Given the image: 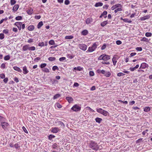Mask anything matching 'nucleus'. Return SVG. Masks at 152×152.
<instances>
[{
	"label": "nucleus",
	"instance_id": "33",
	"mask_svg": "<svg viewBox=\"0 0 152 152\" xmlns=\"http://www.w3.org/2000/svg\"><path fill=\"white\" fill-rule=\"evenodd\" d=\"M123 21L124 22L128 23H130L132 22L131 20H129L128 18H124L123 19Z\"/></svg>",
	"mask_w": 152,
	"mask_h": 152
},
{
	"label": "nucleus",
	"instance_id": "53",
	"mask_svg": "<svg viewBox=\"0 0 152 152\" xmlns=\"http://www.w3.org/2000/svg\"><path fill=\"white\" fill-rule=\"evenodd\" d=\"M4 38V35L3 33L0 34V39H2Z\"/></svg>",
	"mask_w": 152,
	"mask_h": 152
},
{
	"label": "nucleus",
	"instance_id": "64",
	"mask_svg": "<svg viewBox=\"0 0 152 152\" xmlns=\"http://www.w3.org/2000/svg\"><path fill=\"white\" fill-rule=\"evenodd\" d=\"M56 106L58 108H61L62 107V106L59 103H57L56 104Z\"/></svg>",
	"mask_w": 152,
	"mask_h": 152
},
{
	"label": "nucleus",
	"instance_id": "4",
	"mask_svg": "<svg viewBox=\"0 0 152 152\" xmlns=\"http://www.w3.org/2000/svg\"><path fill=\"white\" fill-rule=\"evenodd\" d=\"M78 46L80 49L84 51L86 50L87 48V45L84 44H79Z\"/></svg>",
	"mask_w": 152,
	"mask_h": 152
},
{
	"label": "nucleus",
	"instance_id": "54",
	"mask_svg": "<svg viewBox=\"0 0 152 152\" xmlns=\"http://www.w3.org/2000/svg\"><path fill=\"white\" fill-rule=\"evenodd\" d=\"M125 75V74L122 72H119L118 73L117 76L118 77H120Z\"/></svg>",
	"mask_w": 152,
	"mask_h": 152
},
{
	"label": "nucleus",
	"instance_id": "34",
	"mask_svg": "<svg viewBox=\"0 0 152 152\" xmlns=\"http://www.w3.org/2000/svg\"><path fill=\"white\" fill-rule=\"evenodd\" d=\"M74 38L73 36L72 35L67 36L65 37L66 39H72Z\"/></svg>",
	"mask_w": 152,
	"mask_h": 152
},
{
	"label": "nucleus",
	"instance_id": "56",
	"mask_svg": "<svg viewBox=\"0 0 152 152\" xmlns=\"http://www.w3.org/2000/svg\"><path fill=\"white\" fill-rule=\"evenodd\" d=\"M89 75L91 76H92L94 75V74L93 71H90L89 72Z\"/></svg>",
	"mask_w": 152,
	"mask_h": 152
},
{
	"label": "nucleus",
	"instance_id": "30",
	"mask_svg": "<svg viewBox=\"0 0 152 152\" xmlns=\"http://www.w3.org/2000/svg\"><path fill=\"white\" fill-rule=\"evenodd\" d=\"M104 110H103L101 108L96 109V111L98 113L101 114L102 113V112Z\"/></svg>",
	"mask_w": 152,
	"mask_h": 152
},
{
	"label": "nucleus",
	"instance_id": "31",
	"mask_svg": "<svg viewBox=\"0 0 152 152\" xmlns=\"http://www.w3.org/2000/svg\"><path fill=\"white\" fill-rule=\"evenodd\" d=\"M55 136L51 134H50L48 137V139L49 140H52V139L54 137H55Z\"/></svg>",
	"mask_w": 152,
	"mask_h": 152
},
{
	"label": "nucleus",
	"instance_id": "39",
	"mask_svg": "<svg viewBox=\"0 0 152 152\" xmlns=\"http://www.w3.org/2000/svg\"><path fill=\"white\" fill-rule=\"evenodd\" d=\"M145 36L146 37H150L152 36V33L150 32H147L145 34Z\"/></svg>",
	"mask_w": 152,
	"mask_h": 152
},
{
	"label": "nucleus",
	"instance_id": "28",
	"mask_svg": "<svg viewBox=\"0 0 152 152\" xmlns=\"http://www.w3.org/2000/svg\"><path fill=\"white\" fill-rule=\"evenodd\" d=\"M97 72L99 74H104L105 70H101L100 69H98L97 70Z\"/></svg>",
	"mask_w": 152,
	"mask_h": 152
},
{
	"label": "nucleus",
	"instance_id": "10",
	"mask_svg": "<svg viewBox=\"0 0 152 152\" xmlns=\"http://www.w3.org/2000/svg\"><path fill=\"white\" fill-rule=\"evenodd\" d=\"M150 17L149 15H147L143 17H141L140 18V20L142 21L145 20L146 19H149Z\"/></svg>",
	"mask_w": 152,
	"mask_h": 152
},
{
	"label": "nucleus",
	"instance_id": "61",
	"mask_svg": "<svg viewBox=\"0 0 152 152\" xmlns=\"http://www.w3.org/2000/svg\"><path fill=\"white\" fill-rule=\"evenodd\" d=\"M59 124L60 125H61V126H62L63 128L65 127V125L63 122L60 121L59 122Z\"/></svg>",
	"mask_w": 152,
	"mask_h": 152
},
{
	"label": "nucleus",
	"instance_id": "46",
	"mask_svg": "<svg viewBox=\"0 0 152 152\" xmlns=\"http://www.w3.org/2000/svg\"><path fill=\"white\" fill-rule=\"evenodd\" d=\"M47 65V64L45 63L41 64L40 65V67L41 68H43L45 67Z\"/></svg>",
	"mask_w": 152,
	"mask_h": 152
},
{
	"label": "nucleus",
	"instance_id": "50",
	"mask_svg": "<svg viewBox=\"0 0 152 152\" xmlns=\"http://www.w3.org/2000/svg\"><path fill=\"white\" fill-rule=\"evenodd\" d=\"M66 59L65 57H62L59 58V61H63Z\"/></svg>",
	"mask_w": 152,
	"mask_h": 152
},
{
	"label": "nucleus",
	"instance_id": "59",
	"mask_svg": "<svg viewBox=\"0 0 152 152\" xmlns=\"http://www.w3.org/2000/svg\"><path fill=\"white\" fill-rule=\"evenodd\" d=\"M58 145L56 143H54L53 144V148L54 149H56L57 148Z\"/></svg>",
	"mask_w": 152,
	"mask_h": 152
},
{
	"label": "nucleus",
	"instance_id": "15",
	"mask_svg": "<svg viewBox=\"0 0 152 152\" xmlns=\"http://www.w3.org/2000/svg\"><path fill=\"white\" fill-rule=\"evenodd\" d=\"M29 46V45H26L24 46L22 48L23 50L24 51H26L27 50H28Z\"/></svg>",
	"mask_w": 152,
	"mask_h": 152
},
{
	"label": "nucleus",
	"instance_id": "37",
	"mask_svg": "<svg viewBox=\"0 0 152 152\" xmlns=\"http://www.w3.org/2000/svg\"><path fill=\"white\" fill-rule=\"evenodd\" d=\"M33 9L31 8L30 9L27 10V13L29 15H31L33 13Z\"/></svg>",
	"mask_w": 152,
	"mask_h": 152
},
{
	"label": "nucleus",
	"instance_id": "14",
	"mask_svg": "<svg viewBox=\"0 0 152 152\" xmlns=\"http://www.w3.org/2000/svg\"><path fill=\"white\" fill-rule=\"evenodd\" d=\"M13 68L15 70L19 72H22V70L20 69V68L18 66H14L13 67Z\"/></svg>",
	"mask_w": 152,
	"mask_h": 152
},
{
	"label": "nucleus",
	"instance_id": "20",
	"mask_svg": "<svg viewBox=\"0 0 152 152\" xmlns=\"http://www.w3.org/2000/svg\"><path fill=\"white\" fill-rule=\"evenodd\" d=\"M22 23L21 22H17L15 23L14 25L16 26L17 27H18V26L21 27Z\"/></svg>",
	"mask_w": 152,
	"mask_h": 152
},
{
	"label": "nucleus",
	"instance_id": "7",
	"mask_svg": "<svg viewBox=\"0 0 152 152\" xmlns=\"http://www.w3.org/2000/svg\"><path fill=\"white\" fill-rule=\"evenodd\" d=\"M60 129L58 127H54L52 128L51 132L53 133H57L60 131Z\"/></svg>",
	"mask_w": 152,
	"mask_h": 152
},
{
	"label": "nucleus",
	"instance_id": "41",
	"mask_svg": "<svg viewBox=\"0 0 152 152\" xmlns=\"http://www.w3.org/2000/svg\"><path fill=\"white\" fill-rule=\"evenodd\" d=\"M52 69L53 71H55L56 70H58L59 68L57 66H54L53 67Z\"/></svg>",
	"mask_w": 152,
	"mask_h": 152
},
{
	"label": "nucleus",
	"instance_id": "32",
	"mask_svg": "<svg viewBox=\"0 0 152 152\" xmlns=\"http://www.w3.org/2000/svg\"><path fill=\"white\" fill-rule=\"evenodd\" d=\"M10 56L9 55H7L4 56V59L5 61L8 60L10 59Z\"/></svg>",
	"mask_w": 152,
	"mask_h": 152
},
{
	"label": "nucleus",
	"instance_id": "42",
	"mask_svg": "<svg viewBox=\"0 0 152 152\" xmlns=\"http://www.w3.org/2000/svg\"><path fill=\"white\" fill-rule=\"evenodd\" d=\"M42 70L43 72L47 73L49 72V70L46 68H45L42 69Z\"/></svg>",
	"mask_w": 152,
	"mask_h": 152
},
{
	"label": "nucleus",
	"instance_id": "1",
	"mask_svg": "<svg viewBox=\"0 0 152 152\" xmlns=\"http://www.w3.org/2000/svg\"><path fill=\"white\" fill-rule=\"evenodd\" d=\"M89 147L92 149L96 151H97L99 149L98 144L95 141L93 140L90 141Z\"/></svg>",
	"mask_w": 152,
	"mask_h": 152
},
{
	"label": "nucleus",
	"instance_id": "3",
	"mask_svg": "<svg viewBox=\"0 0 152 152\" xmlns=\"http://www.w3.org/2000/svg\"><path fill=\"white\" fill-rule=\"evenodd\" d=\"M97 48V45L96 43H94L91 47H90L86 51L87 52H92L94 51Z\"/></svg>",
	"mask_w": 152,
	"mask_h": 152
},
{
	"label": "nucleus",
	"instance_id": "13",
	"mask_svg": "<svg viewBox=\"0 0 152 152\" xmlns=\"http://www.w3.org/2000/svg\"><path fill=\"white\" fill-rule=\"evenodd\" d=\"M103 75H104L105 76L107 77H109L110 76L111 74V73L109 71L106 72L105 71L104 74H103Z\"/></svg>",
	"mask_w": 152,
	"mask_h": 152
},
{
	"label": "nucleus",
	"instance_id": "62",
	"mask_svg": "<svg viewBox=\"0 0 152 152\" xmlns=\"http://www.w3.org/2000/svg\"><path fill=\"white\" fill-rule=\"evenodd\" d=\"M0 77L1 79L4 78L5 77V75L4 74H0Z\"/></svg>",
	"mask_w": 152,
	"mask_h": 152
},
{
	"label": "nucleus",
	"instance_id": "63",
	"mask_svg": "<svg viewBox=\"0 0 152 152\" xmlns=\"http://www.w3.org/2000/svg\"><path fill=\"white\" fill-rule=\"evenodd\" d=\"M79 84L77 83H74L73 85V87L74 88L75 87H78L79 86Z\"/></svg>",
	"mask_w": 152,
	"mask_h": 152
},
{
	"label": "nucleus",
	"instance_id": "27",
	"mask_svg": "<svg viewBox=\"0 0 152 152\" xmlns=\"http://www.w3.org/2000/svg\"><path fill=\"white\" fill-rule=\"evenodd\" d=\"M61 96V94H57L55 95L53 97V99H58Z\"/></svg>",
	"mask_w": 152,
	"mask_h": 152
},
{
	"label": "nucleus",
	"instance_id": "40",
	"mask_svg": "<svg viewBox=\"0 0 152 152\" xmlns=\"http://www.w3.org/2000/svg\"><path fill=\"white\" fill-rule=\"evenodd\" d=\"M16 20H21L22 19V16H18L16 17L15 18Z\"/></svg>",
	"mask_w": 152,
	"mask_h": 152
},
{
	"label": "nucleus",
	"instance_id": "49",
	"mask_svg": "<svg viewBox=\"0 0 152 152\" xmlns=\"http://www.w3.org/2000/svg\"><path fill=\"white\" fill-rule=\"evenodd\" d=\"M122 9H121V8H118L116 9L114 11V12L115 13H116L118 11H122Z\"/></svg>",
	"mask_w": 152,
	"mask_h": 152
},
{
	"label": "nucleus",
	"instance_id": "60",
	"mask_svg": "<svg viewBox=\"0 0 152 152\" xmlns=\"http://www.w3.org/2000/svg\"><path fill=\"white\" fill-rule=\"evenodd\" d=\"M101 63L103 64H110L109 62L107 61H102Z\"/></svg>",
	"mask_w": 152,
	"mask_h": 152
},
{
	"label": "nucleus",
	"instance_id": "38",
	"mask_svg": "<svg viewBox=\"0 0 152 152\" xmlns=\"http://www.w3.org/2000/svg\"><path fill=\"white\" fill-rule=\"evenodd\" d=\"M28 50L30 51H34L35 50V48L34 46L29 47Z\"/></svg>",
	"mask_w": 152,
	"mask_h": 152
},
{
	"label": "nucleus",
	"instance_id": "12",
	"mask_svg": "<svg viewBox=\"0 0 152 152\" xmlns=\"http://www.w3.org/2000/svg\"><path fill=\"white\" fill-rule=\"evenodd\" d=\"M23 73L24 74H26L29 72L27 69L26 66H24L23 67Z\"/></svg>",
	"mask_w": 152,
	"mask_h": 152
},
{
	"label": "nucleus",
	"instance_id": "19",
	"mask_svg": "<svg viewBox=\"0 0 152 152\" xmlns=\"http://www.w3.org/2000/svg\"><path fill=\"white\" fill-rule=\"evenodd\" d=\"M95 121L96 122L100 124L102 121V118L97 117L95 118Z\"/></svg>",
	"mask_w": 152,
	"mask_h": 152
},
{
	"label": "nucleus",
	"instance_id": "11",
	"mask_svg": "<svg viewBox=\"0 0 152 152\" xmlns=\"http://www.w3.org/2000/svg\"><path fill=\"white\" fill-rule=\"evenodd\" d=\"M66 99L69 103H72L73 101V99L71 97H66Z\"/></svg>",
	"mask_w": 152,
	"mask_h": 152
},
{
	"label": "nucleus",
	"instance_id": "24",
	"mask_svg": "<svg viewBox=\"0 0 152 152\" xmlns=\"http://www.w3.org/2000/svg\"><path fill=\"white\" fill-rule=\"evenodd\" d=\"M150 40V39H148L147 38L145 37H144L142 39H141L140 40L141 41L145 42H149V41Z\"/></svg>",
	"mask_w": 152,
	"mask_h": 152
},
{
	"label": "nucleus",
	"instance_id": "57",
	"mask_svg": "<svg viewBox=\"0 0 152 152\" xmlns=\"http://www.w3.org/2000/svg\"><path fill=\"white\" fill-rule=\"evenodd\" d=\"M70 1L69 0H65L64 1V4L67 5L70 4Z\"/></svg>",
	"mask_w": 152,
	"mask_h": 152
},
{
	"label": "nucleus",
	"instance_id": "23",
	"mask_svg": "<svg viewBox=\"0 0 152 152\" xmlns=\"http://www.w3.org/2000/svg\"><path fill=\"white\" fill-rule=\"evenodd\" d=\"M102 114L104 116H107V115H109V113L108 112L105 110H104Z\"/></svg>",
	"mask_w": 152,
	"mask_h": 152
},
{
	"label": "nucleus",
	"instance_id": "5",
	"mask_svg": "<svg viewBox=\"0 0 152 152\" xmlns=\"http://www.w3.org/2000/svg\"><path fill=\"white\" fill-rule=\"evenodd\" d=\"M103 60L107 61L110 59V56L105 54H103Z\"/></svg>",
	"mask_w": 152,
	"mask_h": 152
},
{
	"label": "nucleus",
	"instance_id": "35",
	"mask_svg": "<svg viewBox=\"0 0 152 152\" xmlns=\"http://www.w3.org/2000/svg\"><path fill=\"white\" fill-rule=\"evenodd\" d=\"M48 43L49 45H54L55 44V42L54 40L51 39L49 41Z\"/></svg>",
	"mask_w": 152,
	"mask_h": 152
},
{
	"label": "nucleus",
	"instance_id": "9",
	"mask_svg": "<svg viewBox=\"0 0 152 152\" xmlns=\"http://www.w3.org/2000/svg\"><path fill=\"white\" fill-rule=\"evenodd\" d=\"M93 22V19L91 18L90 17L87 18L86 21V23L87 24H88L90 23H91Z\"/></svg>",
	"mask_w": 152,
	"mask_h": 152
},
{
	"label": "nucleus",
	"instance_id": "58",
	"mask_svg": "<svg viewBox=\"0 0 152 152\" xmlns=\"http://www.w3.org/2000/svg\"><path fill=\"white\" fill-rule=\"evenodd\" d=\"M3 32L5 34H7L9 32V30L7 29H5L3 31Z\"/></svg>",
	"mask_w": 152,
	"mask_h": 152
},
{
	"label": "nucleus",
	"instance_id": "26",
	"mask_svg": "<svg viewBox=\"0 0 152 152\" xmlns=\"http://www.w3.org/2000/svg\"><path fill=\"white\" fill-rule=\"evenodd\" d=\"M5 118L1 116H0V122L1 123V124H2L5 121Z\"/></svg>",
	"mask_w": 152,
	"mask_h": 152
},
{
	"label": "nucleus",
	"instance_id": "44",
	"mask_svg": "<svg viewBox=\"0 0 152 152\" xmlns=\"http://www.w3.org/2000/svg\"><path fill=\"white\" fill-rule=\"evenodd\" d=\"M38 45L41 47H42L44 46L45 43L43 42H40L38 44Z\"/></svg>",
	"mask_w": 152,
	"mask_h": 152
},
{
	"label": "nucleus",
	"instance_id": "21",
	"mask_svg": "<svg viewBox=\"0 0 152 152\" xmlns=\"http://www.w3.org/2000/svg\"><path fill=\"white\" fill-rule=\"evenodd\" d=\"M27 29L30 31H32L34 29V26L33 25H30L28 27Z\"/></svg>",
	"mask_w": 152,
	"mask_h": 152
},
{
	"label": "nucleus",
	"instance_id": "51",
	"mask_svg": "<svg viewBox=\"0 0 152 152\" xmlns=\"http://www.w3.org/2000/svg\"><path fill=\"white\" fill-rule=\"evenodd\" d=\"M22 129H23V130L24 131V132L25 133H26V134H28V132L27 130H26V128L24 126H23Z\"/></svg>",
	"mask_w": 152,
	"mask_h": 152
},
{
	"label": "nucleus",
	"instance_id": "36",
	"mask_svg": "<svg viewBox=\"0 0 152 152\" xmlns=\"http://www.w3.org/2000/svg\"><path fill=\"white\" fill-rule=\"evenodd\" d=\"M56 59V58L54 57H50L48 58V60L51 61H55Z\"/></svg>",
	"mask_w": 152,
	"mask_h": 152
},
{
	"label": "nucleus",
	"instance_id": "52",
	"mask_svg": "<svg viewBox=\"0 0 152 152\" xmlns=\"http://www.w3.org/2000/svg\"><path fill=\"white\" fill-rule=\"evenodd\" d=\"M112 61L113 63V65L114 66H115L116 65V62H117V60L116 59H114V58H112Z\"/></svg>",
	"mask_w": 152,
	"mask_h": 152
},
{
	"label": "nucleus",
	"instance_id": "43",
	"mask_svg": "<svg viewBox=\"0 0 152 152\" xmlns=\"http://www.w3.org/2000/svg\"><path fill=\"white\" fill-rule=\"evenodd\" d=\"M114 6L115 7V8L118 7H120V8H121L122 7V6L120 4H116L114 5Z\"/></svg>",
	"mask_w": 152,
	"mask_h": 152
},
{
	"label": "nucleus",
	"instance_id": "29",
	"mask_svg": "<svg viewBox=\"0 0 152 152\" xmlns=\"http://www.w3.org/2000/svg\"><path fill=\"white\" fill-rule=\"evenodd\" d=\"M107 23V20L104 21L102 22L101 23V26L102 27L106 25Z\"/></svg>",
	"mask_w": 152,
	"mask_h": 152
},
{
	"label": "nucleus",
	"instance_id": "2",
	"mask_svg": "<svg viewBox=\"0 0 152 152\" xmlns=\"http://www.w3.org/2000/svg\"><path fill=\"white\" fill-rule=\"evenodd\" d=\"M81 107L77 104L74 105L71 108V109L75 112H78L81 110Z\"/></svg>",
	"mask_w": 152,
	"mask_h": 152
},
{
	"label": "nucleus",
	"instance_id": "47",
	"mask_svg": "<svg viewBox=\"0 0 152 152\" xmlns=\"http://www.w3.org/2000/svg\"><path fill=\"white\" fill-rule=\"evenodd\" d=\"M75 56L74 55H71L70 54H68L67 55V57L70 59H72Z\"/></svg>",
	"mask_w": 152,
	"mask_h": 152
},
{
	"label": "nucleus",
	"instance_id": "17",
	"mask_svg": "<svg viewBox=\"0 0 152 152\" xmlns=\"http://www.w3.org/2000/svg\"><path fill=\"white\" fill-rule=\"evenodd\" d=\"M19 7V6L18 4H15L13 7V8H12V10L15 11H16L18 10Z\"/></svg>",
	"mask_w": 152,
	"mask_h": 152
},
{
	"label": "nucleus",
	"instance_id": "45",
	"mask_svg": "<svg viewBox=\"0 0 152 152\" xmlns=\"http://www.w3.org/2000/svg\"><path fill=\"white\" fill-rule=\"evenodd\" d=\"M107 12L106 11H104L103 12L102 14L103 15V16L104 15H105L104 17V18H106L107 17Z\"/></svg>",
	"mask_w": 152,
	"mask_h": 152
},
{
	"label": "nucleus",
	"instance_id": "55",
	"mask_svg": "<svg viewBox=\"0 0 152 152\" xmlns=\"http://www.w3.org/2000/svg\"><path fill=\"white\" fill-rule=\"evenodd\" d=\"M136 49L137 51H141L142 50V48L141 47H137L136 48Z\"/></svg>",
	"mask_w": 152,
	"mask_h": 152
},
{
	"label": "nucleus",
	"instance_id": "22",
	"mask_svg": "<svg viewBox=\"0 0 152 152\" xmlns=\"http://www.w3.org/2000/svg\"><path fill=\"white\" fill-rule=\"evenodd\" d=\"M151 110V108L149 107H145L144 108V111L145 112H148Z\"/></svg>",
	"mask_w": 152,
	"mask_h": 152
},
{
	"label": "nucleus",
	"instance_id": "25",
	"mask_svg": "<svg viewBox=\"0 0 152 152\" xmlns=\"http://www.w3.org/2000/svg\"><path fill=\"white\" fill-rule=\"evenodd\" d=\"M43 25V22L42 21H40L39 22L38 24L37 25V28L38 29H39Z\"/></svg>",
	"mask_w": 152,
	"mask_h": 152
},
{
	"label": "nucleus",
	"instance_id": "8",
	"mask_svg": "<svg viewBox=\"0 0 152 152\" xmlns=\"http://www.w3.org/2000/svg\"><path fill=\"white\" fill-rule=\"evenodd\" d=\"M9 125L8 123L5 122H4L2 124H1V126L2 128L5 129L7 127L9 126Z\"/></svg>",
	"mask_w": 152,
	"mask_h": 152
},
{
	"label": "nucleus",
	"instance_id": "18",
	"mask_svg": "<svg viewBox=\"0 0 152 152\" xmlns=\"http://www.w3.org/2000/svg\"><path fill=\"white\" fill-rule=\"evenodd\" d=\"M103 5L102 3L101 2H99L96 3L94 6L96 7L102 6Z\"/></svg>",
	"mask_w": 152,
	"mask_h": 152
},
{
	"label": "nucleus",
	"instance_id": "48",
	"mask_svg": "<svg viewBox=\"0 0 152 152\" xmlns=\"http://www.w3.org/2000/svg\"><path fill=\"white\" fill-rule=\"evenodd\" d=\"M16 3V1L15 0H11L10 4L11 5L14 4Z\"/></svg>",
	"mask_w": 152,
	"mask_h": 152
},
{
	"label": "nucleus",
	"instance_id": "6",
	"mask_svg": "<svg viewBox=\"0 0 152 152\" xmlns=\"http://www.w3.org/2000/svg\"><path fill=\"white\" fill-rule=\"evenodd\" d=\"M148 65L145 63H143L141 64L139 68V69H144L146 68H148Z\"/></svg>",
	"mask_w": 152,
	"mask_h": 152
},
{
	"label": "nucleus",
	"instance_id": "16",
	"mask_svg": "<svg viewBox=\"0 0 152 152\" xmlns=\"http://www.w3.org/2000/svg\"><path fill=\"white\" fill-rule=\"evenodd\" d=\"M88 33V31L87 30H84L81 32V34L83 36L87 35Z\"/></svg>",
	"mask_w": 152,
	"mask_h": 152
}]
</instances>
